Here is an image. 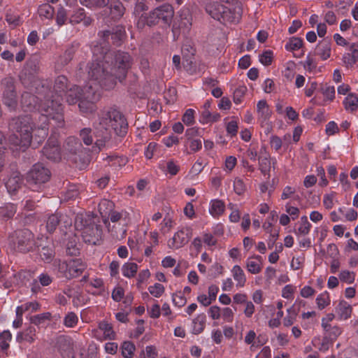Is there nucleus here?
Instances as JSON below:
<instances>
[{
  "label": "nucleus",
  "mask_w": 358,
  "mask_h": 358,
  "mask_svg": "<svg viewBox=\"0 0 358 358\" xmlns=\"http://www.w3.org/2000/svg\"><path fill=\"white\" fill-rule=\"evenodd\" d=\"M56 266L60 275L67 279L80 275L86 269L87 264L81 259H72L68 262H56Z\"/></svg>",
  "instance_id": "obj_4"
},
{
  "label": "nucleus",
  "mask_w": 358,
  "mask_h": 358,
  "mask_svg": "<svg viewBox=\"0 0 358 358\" xmlns=\"http://www.w3.org/2000/svg\"><path fill=\"white\" fill-rule=\"evenodd\" d=\"M342 61L347 68L356 64L358 61V43H353L350 45L349 52L343 55Z\"/></svg>",
  "instance_id": "obj_18"
},
{
  "label": "nucleus",
  "mask_w": 358,
  "mask_h": 358,
  "mask_svg": "<svg viewBox=\"0 0 358 358\" xmlns=\"http://www.w3.org/2000/svg\"><path fill=\"white\" fill-rule=\"evenodd\" d=\"M324 331V336L330 341L336 340L341 334V329L337 325H329L327 327H322Z\"/></svg>",
  "instance_id": "obj_37"
},
{
  "label": "nucleus",
  "mask_w": 358,
  "mask_h": 358,
  "mask_svg": "<svg viewBox=\"0 0 358 358\" xmlns=\"http://www.w3.org/2000/svg\"><path fill=\"white\" fill-rule=\"evenodd\" d=\"M21 103L24 110H31L36 108V97L30 93L24 92L22 95Z\"/></svg>",
  "instance_id": "obj_34"
},
{
  "label": "nucleus",
  "mask_w": 358,
  "mask_h": 358,
  "mask_svg": "<svg viewBox=\"0 0 358 358\" xmlns=\"http://www.w3.org/2000/svg\"><path fill=\"white\" fill-rule=\"evenodd\" d=\"M231 272L234 280L236 282V287H243L247 279L243 268L238 265H235L231 268Z\"/></svg>",
  "instance_id": "obj_28"
},
{
  "label": "nucleus",
  "mask_w": 358,
  "mask_h": 358,
  "mask_svg": "<svg viewBox=\"0 0 358 358\" xmlns=\"http://www.w3.org/2000/svg\"><path fill=\"white\" fill-rule=\"evenodd\" d=\"M298 315L297 310L295 309L294 306H292L287 310V315L284 317L282 324L285 327H289L292 326L296 320V317Z\"/></svg>",
  "instance_id": "obj_40"
},
{
  "label": "nucleus",
  "mask_w": 358,
  "mask_h": 358,
  "mask_svg": "<svg viewBox=\"0 0 358 358\" xmlns=\"http://www.w3.org/2000/svg\"><path fill=\"white\" fill-rule=\"evenodd\" d=\"M51 314L48 312L34 315L31 317L30 321L35 325L39 326L45 323V321L50 320Z\"/></svg>",
  "instance_id": "obj_48"
},
{
  "label": "nucleus",
  "mask_w": 358,
  "mask_h": 358,
  "mask_svg": "<svg viewBox=\"0 0 358 358\" xmlns=\"http://www.w3.org/2000/svg\"><path fill=\"white\" fill-rule=\"evenodd\" d=\"M148 291L151 295L156 298H159L164 293V286L160 283H155L148 287Z\"/></svg>",
  "instance_id": "obj_52"
},
{
  "label": "nucleus",
  "mask_w": 358,
  "mask_h": 358,
  "mask_svg": "<svg viewBox=\"0 0 358 358\" xmlns=\"http://www.w3.org/2000/svg\"><path fill=\"white\" fill-rule=\"evenodd\" d=\"M84 90H80L78 86L73 85L67 91H65L64 94H65L66 101L69 104H75L78 101H80V98H82Z\"/></svg>",
  "instance_id": "obj_25"
},
{
  "label": "nucleus",
  "mask_w": 358,
  "mask_h": 358,
  "mask_svg": "<svg viewBox=\"0 0 358 358\" xmlns=\"http://www.w3.org/2000/svg\"><path fill=\"white\" fill-rule=\"evenodd\" d=\"M159 15L155 13V9L150 12L143 13L138 18L136 25L138 28L143 29L145 25L149 27L157 24L159 22Z\"/></svg>",
  "instance_id": "obj_12"
},
{
  "label": "nucleus",
  "mask_w": 358,
  "mask_h": 358,
  "mask_svg": "<svg viewBox=\"0 0 358 358\" xmlns=\"http://www.w3.org/2000/svg\"><path fill=\"white\" fill-rule=\"evenodd\" d=\"M234 192L238 195H241L245 192L246 187L242 179L239 178H235L234 182Z\"/></svg>",
  "instance_id": "obj_64"
},
{
  "label": "nucleus",
  "mask_w": 358,
  "mask_h": 358,
  "mask_svg": "<svg viewBox=\"0 0 358 358\" xmlns=\"http://www.w3.org/2000/svg\"><path fill=\"white\" fill-rule=\"evenodd\" d=\"M89 289L92 294L103 295L105 293L103 281L101 278L92 279L88 285Z\"/></svg>",
  "instance_id": "obj_31"
},
{
  "label": "nucleus",
  "mask_w": 358,
  "mask_h": 358,
  "mask_svg": "<svg viewBox=\"0 0 358 358\" xmlns=\"http://www.w3.org/2000/svg\"><path fill=\"white\" fill-rule=\"evenodd\" d=\"M80 137L83 143L90 145L94 142L93 136L92 135V129L90 128H84L80 131Z\"/></svg>",
  "instance_id": "obj_51"
},
{
  "label": "nucleus",
  "mask_w": 358,
  "mask_h": 358,
  "mask_svg": "<svg viewBox=\"0 0 358 358\" xmlns=\"http://www.w3.org/2000/svg\"><path fill=\"white\" fill-rule=\"evenodd\" d=\"M76 228L81 232V236L85 243L95 245L101 236V229L94 223L83 224L80 216H77L75 222Z\"/></svg>",
  "instance_id": "obj_6"
},
{
  "label": "nucleus",
  "mask_w": 358,
  "mask_h": 358,
  "mask_svg": "<svg viewBox=\"0 0 358 358\" xmlns=\"http://www.w3.org/2000/svg\"><path fill=\"white\" fill-rule=\"evenodd\" d=\"M257 120L262 127L267 124L271 115V110L265 100H260L257 103Z\"/></svg>",
  "instance_id": "obj_13"
},
{
  "label": "nucleus",
  "mask_w": 358,
  "mask_h": 358,
  "mask_svg": "<svg viewBox=\"0 0 358 358\" xmlns=\"http://www.w3.org/2000/svg\"><path fill=\"white\" fill-rule=\"evenodd\" d=\"M12 334L8 330H4L0 334V348L3 351L7 350L10 347Z\"/></svg>",
  "instance_id": "obj_43"
},
{
  "label": "nucleus",
  "mask_w": 358,
  "mask_h": 358,
  "mask_svg": "<svg viewBox=\"0 0 358 358\" xmlns=\"http://www.w3.org/2000/svg\"><path fill=\"white\" fill-rule=\"evenodd\" d=\"M138 268V266L136 263L127 262L122 267V275L126 278H131L136 275Z\"/></svg>",
  "instance_id": "obj_39"
},
{
  "label": "nucleus",
  "mask_w": 358,
  "mask_h": 358,
  "mask_svg": "<svg viewBox=\"0 0 358 358\" xmlns=\"http://www.w3.org/2000/svg\"><path fill=\"white\" fill-rule=\"evenodd\" d=\"M225 210V204L220 199H213L209 204V213L213 217H218L222 215Z\"/></svg>",
  "instance_id": "obj_27"
},
{
  "label": "nucleus",
  "mask_w": 358,
  "mask_h": 358,
  "mask_svg": "<svg viewBox=\"0 0 358 358\" xmlns=\"http://www.w3.org/2000/svg\"><path fill=\"white\" fill-rule=\"evenodd\" d=\"M67 78L64 76H58L55 81L54 90L59 96H62L67 87Z\"/></svg>",
  "instance_id": "obj_36"
},
{
  "label": "nucleus",
  "mask_w": 358,
  "mask_h": 358,
  "mask_svg": "<svg viewBox=\"0 0 358 358\" xmlns=\"http://www.w3.org/2000/svg\"><path fill=\"white\" fill-rule=\"evenodd\" d=\"M339 280L346 284H352L355 280V273L348 270H342L339 275Z\"/></svg>",
  "instance_id": "obj_46"
},
{
  "label": "nucleus",
  "mask_w": 358,
  "mask_h": 358,
  "mask_svg": "<svg viewBox=\"0 0 358 358\" xmlns=\"http://www.w3.org/2000/svg\"><path fill=\"white\" fill-rule=\"evenodd\" d=\"M126 32L124 27L118 25L113 29V31H105L103 32V37L105 41H108L110 37L113 43L116 45H120L125 38Z\"/></svg>",
  "instance_id": "obj_14"
},
{
  "label": "nucleus",
  "mask_w": 358,
  "mask_h": 358,
  "mask_svg": "<svg viewBox=\"0 0 358 358\" xmlns=\"http://www.w3.org/2000/svg\"><path fill=\"white\" fill-rule=\"evenodd\" d=\"M38 11L41 17L51 19L54 14V8L48 3H44L39 6Z\"/></svg>",
  "instance_id": "obj_45"
},
{
  "label": "nucleus",
  "mask_w": 358,
  "mask_h": 358,
  "mask_svg": "<svg viewBox=\"0 0 358 358\" xmlns=\"http://www.w3.org/2000/svg\"><path fill=\"white\" fill-rule=\"evenodd\" d=\"M3 84L6 85V89L3 94V103L10 111H13L17 106V101L14 91L13 83L10 79H6L3 81Z\"/></svg>",
  "instance_id": "obj_10"
},
{
  "label": "nucleus",
  "mask_w": 358,
  "mask_h": 358,
  "mask_svg": "<svg viewBox=\"0 0 358 358\" xmlns=\"http://www.w3.org/2000/svg\"><path fill=\"white\" fill-rule=\"evenodd\" d=\"M59 217H57V215H50L48 217V218L47 220V222H46L47 230L50 233L53 232L56 229V228L59 224Z\"/></svg>",
  "instance_id": "obj_56"
},
{
  "label": "nucleus",
  "mask_w": 358,
  "mask_h": 358,
  "mask_svg": "<svg viewBox=\"0 0 358 358\" xmlns=\"http://www.w3.org/2000/svg\"><path fill=\"white\" fill-rule=\"evenodd\" d=\"M78 316L74 313H68L64 320V325L68 327H73L78 323Z\"/></svg>",
  "instance_id": "obj_63"
},
{
  "label": "nucleus",
  "mask_w": 358,
  "mask_h": 358,
  "mask_svg": "<svg viewBox=\"0 0 358 358\" xmlns=\"http://www.w3.org/2000/svg\"><path fill=\"white\" fill-rule=\"evenodd\" d=\"M331 43L326 40L320 41L315 49V54L319 56L322 60H327L331 56Z\"/></svg>",
  "instance_id": "obj_22"
},
{
  "label": "nucleus",
  "mask_w": 358,
  "mask_h": 358,
  "mask_svg": "<svg viewBox=\"0 0 358 358\" xmlns=\"http://www.w3.org/2000/svg\"><path fill=\"white\" fill-rule=\"evenodd\" d=\"M50 178V171L43 164H34L27 175V181L33 190H38Z\"/></svg>",
  "instance_id": "obj_5"
},
{
  "label": "nucleus",
  "mask_w": 358,
  "mask_h": 358,
  "mask_svg": "<svg viewBox=\"0 0 358 358\" xmlns=\"http://www.w3.org/2000/svg\"><path fill=\"white\" fill-rule=\"evenodd\" d=\"M173 226V221L171 216H166L159 224L160 230L163 234L169 232L172 229Z\"/></svg>",
  "instance_id": "obj_57"
},
{
  "label": "nucleus",
  "mask_w": 358,
  "mask_h": 358,
  "mask_svg": "<svg viewBox=\"0 0 358 358\" xmlns=\"http://www.w3.org/2000/svg\"><path fill=\"white\" fill-rule=\"evenodd\" d=\"M104 224L108 228L110 234L117 239H122L125 237L127 233V226L117 223H110L108 220H104Z\"/></svg>",
  "instance_id": "obj_21"
},
{
  "label": "nucleus",
  "mask_w": 358,
  "mask_h": 358,
  "mask_svg": "<svg viewBox=\"0 0 358 358\" xmlns=\"http://www.w3.org/2000/svg\"><path fill=\"white\" fill-rule=\"evenodd\" d=\"M24 184L22 176L18 171H13L5 182V186L10 195H15Z\"/></svg>",
  "instance_id": "obj_11"
},
{
  "label": "nucleus",
  "mask_w": 358,
  "mask_h": 358,
  "mask_svg": "<svg viewBox=\"0 0 358 358\" xmlns=\"http://www.w3.org/2000/svg\"><path fill=\"white\" fill-rule=\"evenodd\" d=\"M192 236V229L189 227H182L176 231L167 243L171 250H178L185 245Z\"/></svg>",
  "instance_id": "obj_9"
},
{
  "label": "nucleus",
  "mask_w": 358,
  "mask_h": 358,
  "mask_svg": "<svg viewBox=\"0 0 358 358\" xmlns=\"http://www.w3.org/2000/svg\"><path fill=\"white\" fill-rule=\"evenodd\" d=\"M206 12L215 20L223 23L234 22L235 14L231 8L218 2L208 3L206 7Z\"/></svg>",
  "instance_id": "obj_7"
},
{
  "label": "nucleus",
  "mask_w": 358,
  "mask_h": 358,
  "mask_svg": "<svg viewBox=\"0 0 358 358\" xmlns=\"http://www.w3.org/2000/svg\"><path fill=\"white\" fill-rule=\"evenodd\" d=\"M303 41L300 38L293 37L285 45V49L288 51H294L301 48Z\"/></svg>",
  "instance_id": "obj_49"
},
{
  "label": "nucleus",
  "mask_w": 358,
  "mask_h": 358,
  "mask_svg": "<svg viewBox=\"0 0 358 358\" xmlns=\"http://www.w3.org/2000/svg\"><path fill=\"white\" fill-rule=\"evenodd\" d=\"M220 118V115L216 113L213 115L209 110L205 109L202 111L200 118L199 122L202 124H206L210 122H216Z\"/></svg>",
  "instance_id": "obj_42"
},
{
  "label": "nucleus",
  "mask_w": 358,
  "mask_h": 358,
  "mask_svg": "<svg viewBox=\"0 0 358 358\" xmlns=\"http://www.w3.org/2000/svg\"><path fill=\"white\" fill-rule=\"evenodd\" d=\"M317 308L319 310H323L330 305L331 299L329 294L327 292H324L318 294L315 299Z\"/></svg>",
  "instance_id": "obj_38"
},
{
  "label": "nucleus",
  "mask_w": 358,
  "mask_h": 358,
  "mask_svg": "<svg viewBox=\"0 0 358 358\" xmlns=\"http://www.w3.org/2000/svg\"><path fill=\"white\" fill-rule=\"evenodd\" d=\"M335 311L341 320H345L350 317L352 313V306L345 301H339L335 308Z\"/></svg>",
  "instance_id": "obj_24"
},
{
  "label": "nucleus",
  "mask_w": 358,
  "mask_h": 358,
  "mask_svg": "<svg viewBox=\"0 0 358 358\" xmlns=\"http://www.w3.org/2000/svg\"><path fill=\"white\" fill-rule=\"evenodd\" d=\"M181 17V26L185 29H188L192 25V16L188 10H185L182 11L180 15Z\"/></svg>",
  "instance_id": "obj_55"
},
{
  "label": "nucleus",
  "mask_w": 358,
  "mask_h": 358,
  "mask_svg": "<svg viewBox=\"0 0 358 358\" xmlns=\"http://www.w3.org/2000/svg\"><path fill=\"white\" fill-rule=\"evenodd\" d=\"M343 105L347 110H356L358 108V96L354 93L349 94L343 100Z\"/></svg>",
  "instance_id": "obj_35"
},
{
  "label": "nucleus",
  "mask_w": 358,
  "mask_h": 358,
  "mask_svg": "<svg viewBox=\"0 0 358 358\" xmlns=\"http://www.w3.org/2000/svg\"><path fill=\"white\" fill-rule=\"evenodd\" d=\"M155 13L159 15V21L161 20L166 24L171 23L174 15V10L169 3H164L156 8Z\"/></svg>",
  "instance_id": "obj_17"
},
{
  "label": "nucleus",
  "mask_w": 358,
  "mask_h": 358,
  "mask_svg": "<svg viewBox=\"0 0 358 358\" xmlns=\"http://www.w3.org/2000/svg\"><path fill=\"white\" fill-rule=\"evenodd\" d=\"M108 222L121 224L122 225H127L130 222L129 214L125 211L120 212L116 210H110L108 213Z\"/></svg>",
  "instance_id": "obj_20"
},
{
  "label": "nucleus",
  "mask_w": 358,
  "mask_h": 358,
  "mask_svg": "<svg viewBox=\"0 0 358 358\" xmlns=\"http://www.w3.org/2000/svg\"><path fill=\"white\" fill-rule=\"evenodd\" d=\"M185 146H189L190 149V151L187 152V154L199 152L202 148L201 138L186 141Z\"/></svg>",
  "instance_id": "obj_44"
},
{
  "label": "nucleus",
  "mask_w": 358,
  "mask_h": 358,
  "mask_svg": "<svg viewBox=\"0 0 358 358\" xmlns=\"http://www.w3.org/2000/svg\"><path fill=\"white\" fill-rule=\"evenodd\" d=\"M157 352L156 348L153 345L146 346L145 352L142 351L140 355L141 358H156Z\"/></svg>",
  "instance_id": "obj_60"
},
{
  "label": "nucleus",
  "mask_w": 358,
  "mask_h": 358,
  "mask_svg": "<svg viewBox=\"0 0 358 358\" xmlns=\"http://www.w3.org/2000/svg\"><path fill=\"white\" fill-rule=\"evenodd\" d=\"M14 248L21 252L30 251L35 246L34 235L31 231L24 229L17 231L15 238L12 240Z\"/></svg>",
  "instance_id": "obj_8"
},
{
  "label": "nucleus",
  "mask_w": 358,
  "mask_h": 358,
  "mask_svg": "<svg viewBox=\"0 0 358 358\" xmlns=\"http://www.w3.org/2000/svg\"><path fill=\"white\" fill-rule=\"evenodd\" d=\"M172 301L175 306L178 307H182L187 303V299L184 294L181 292L176 293L172 295Z\"/></svg>",
  "instance_id": "obj_61"
},
{
  "label": "nucleus",
  "mask_w": 358,
  "mask_h": 358,
  "mask_svg": "<svg viewBox=\"0 0 358 358\" xmlns=\"http://www.w3.org/2000/svg\"><path fill=\"white\" fill-rule=\"evenodd\" d=\"M259 170L264 175L270 171L271 163L273 168H275V164H276V159L275 158H270L268 155L264 157H259Z\"/></svg>",
  "instance_id": "obj_32"
},
{
  "label": "nucleus",
  "mask_w": 358,
  "mask_h": 358,
  "mask_svg": "<svg viewBox=\"0 0 358 358\" xmlns=\"http://www.w3.org/2000/svg\"><path fill=\"white\" fill-rule=\"evenodd\" d=\"M206 315L203 313L199 314L195 317L192 322V332L194 334H201L206 326Z\"/></svg>",
  "instance_id": "obj_30"
},
{
  "label": "nucleus",
  "mask_w": 358,
  "mask_h": 358,
  "mask_svg": "<svg viewBox=\"0 0 358 358\" xmlns=\"http://www.w3.org/2000/svg\"><path fill=\"white\" fill-rule=\"evenodd\" d=\"M247 271L252 274L259 273L263 268V258L260 255H254L247 258L245 261Z\"/></svg>",
  "instance_id": "obj_16"
},
{
  "label": "nucleus",
  "mask_w": 358,
  "mask_h": 358,
  "mask_svg": "<svg viewBox=\"0 0 358 358\" xmlns=\"http://www.w3.org/2000/svg\"><path fill=\"white\" fill-rule=\"evenodd\" d=\"M66 20L67 12L66 9L62 6H59L56 14V23L58 26L61 27L65 24Z\"/></svg>",
  "instance_id": "obj_54"
},
{
  "label": "nucleus",
  "mask_w": 358,
  "mask_h": 358,
  "mask_svg": "<svg viewBox=\"0 0 358 358\" xmlns=\"http://www.w3.org/2000/svg\"><path fill=\"white\" fill-rule=\"evenodd\" d=\"M93 54L94 59L88 66L89 83L78 103L80 110L86 114L96 110V102L101 96L99 87L110 90L115 86L117 80L122 82L131 64L127 52H99V48L96 46Z\"/></svg>",
  "instance_id": "obj_1"
},
{
  "label": "nucleus",
  "mask_w": 358,
  "mask_h": 358,
  "mask_svg": "<svg viewBox=\"0 0 358 358\" xmlns=\"http://www.w3.org/2000/svg\"><path fill=\"white\" fill-rule=\"evenodd\" d=\"M272 59L273 52L271 50H266L259 56V62L264 66L270 65Z\"/></svg>",
  "instance_id": "obj_62"
},
{
  "label": "nucleus",
  "mask_w": 358,
  "mask_h": 358,
  "mask_svg": "<svg viewBox=\"0 0 358 358\" xmlns=\"http://www.w3.org/2000/svg\"><path fill=\"white\" fill-rule=\"evenodd\" d=\"M80 2L88 8H101L108 3V0H80Z\"/></svg>",
  "instance_id": "obj_50"
},
{
  "label": "nucleus",
  "mask_w": 358,
  "mask_h": 358,
  "mask_svg": "<svg viewBox=\"0 0 358 358\" xmlns=\"http://www.w3.org/2000/svg\"><path fill=\"white\" fill-rule=\"evenodd\" d=\"M194 113V110L192 108H189L185 111L182 118V120L185 124L187 126H190L195 122Z\"/></svg>",
  "instance_id": "obj_58"
},
{
  "label": "nucleus",
  "mask_w": 358,
  "mask_h": 358,
  "mask_svg": "<svg viewBox=\"0 0 358 358\" xmlns=\"http://www.w3.org/2000/svg\"><path fill=\"white\" fill-rule=\"evenodd\" d=\"M69 21L71 24H78L83 22L85 26H87L91 23L92 20L90 17H85L84 9L79 8L71 16Z\"/></svg>",
  "instance_id": "obj_33"
},
{
  "label": "nucleus",
  "mask_w": 358,
  "mask_h": 358,
  "mask_svg": "<svg viewBox=\"0 0 358 358\" xmlns=\"http://www.w3.org/2000/svg\"><path fill=\"white\" fill-rule=\"evenodd\" d=\"M121 350L124 358H133L136 346L131 341H124L121 345Z\"/></svg>",
  "instance_id": "obj_41"
},
{
  "label": "nucleus",
  "mask_w": 358,
  "mask_h": 358,
  "mask_svg": "<svg viewBox=\"0 0 358 358\" xmlns=\"http://www.w3.org/2000/svg\"><path fill=\"white\" fill-rule=\"evenodd\" d=\"M41 114L35 113L13 118L9 127L15 131L19 139L15 144L20 148H28L32 141L39 144L42 143L48 134V117L55 120L57 127L64 125L63 107L59 100H46L39 108Z\"/></svg>",
  "instance_id": "obj_2"
},
{
  "label": "nucleus",
  "mask_w": 358,
  "mask_h": 358,
  "mask_svg": "<svg viewBox=\"0 0 358 358\" xmlns=\"http://www.w3.org/2000/svg\"><path fill=\"white\" fill-rule=\"evenodd\" d=\"M336 201V193L331 192L324 195L323 204L327 209H331L334 207Z\"/></svg>",
  "instance_id": "obj_59"
},
{
  "label": "nucleus",
  "mask_w": 358,
  "mask_h": 358,
  "mask_svg": "<svg viewBox=\"0 0 358 358\" xmlns=\"http://www.w3.org/2000/svg\"><path fill=\"white\" fill-rule=\"evenodd\" d=\"M95 148L100 150L105 146L106 142L110 138L111 131L122 136L127 132V122L122 114L115 110L110 109L101 111L98 120L93 124Z\"/></svg>",
  "instance_id": "obj_3"
},
{
  "label": "nucleus",
  "mask_w": 358,
  "mask_h": 358,
  "mask_svg": "<svg viewBox=\"0 0 358 358\" xmlns=\"http://www.w3.org/2000/svg\"><path fill=\"white\" fill-rule=\"evenodd\" d=\"M98 331L102 334V336L100 339L103 340H113L115 338V333L113 329V327L110 324L106 321H101L99 323Z\"/></svg>",
  "instance_id": "obj_26"
},
{
  "label": "nucleus",
  "mask_w": 358,
  "mask_h": 358,
  "mask_svg": "<svg viewBox=\"0 0 358 358\" xmlns=\"http://www.w3.org/2000/svg\"><path fill=\"white\" fill-rule=\"evenodd\" d=\"M313 342L315 347H316L319 351L322 352H327L329 349L332 343L331 341L325 336H324L322 340L317 339L315 340Z\"/></svg>",
  "instance_id": "obj_47"
},
{
  "label": "nucleus",
  "mask_w": 358,
  "mask_h": 358,
  "mask_svg": "<svg viewBox=\"0 0 358 358\" xmlns=\"http://www.w3.org/2000/svg\"><path fill=\"white\" fill-rule=\"evenodd\" d=\"M105 6L106 14H108L112 19H119L124 14V8L119 0H108V3Z\"/></svg>",
  "instance_id": "obj_15"
},
{
  "label": "nucleus",
  "mask_w": 358,
  "mask_h": 358,
  "mask_svg": "<svg viewBox=\"0 0 358 358\" xmlns=\"http://www.w3.org/2000/svg\"><path fill=\"white\" fill-rule=\"evenodd\" d=\"M247 92V87L241 85L238 87L234 92V102L236 104H240Z\"/></svg>",
  "instance_id": "obj_53"
},
{
  "label": "nucleus",
  "mask_w": 358,
  "mask_h": 358,
  "mask_svg": "<svg viewBox=\"0 0 358 358\" xmlns=\"http://www.w3.org/2000/svg\"><path fill=\"white\" fill-rule=\"evenodd\" d=\"M36 339V329L34 327H29L24 331H20L16 336V341L19 343L27 341L32 343Z\"/></svg>",
  "instance_id": "obj_29"
},
{
  "label": "nucleus",
  "mask_w": 358,
  "mask_h": 358,
  "mask_svg": "<svg viewBox=\"0 0 358 358\" xmlns=\"http://www.w3.org/2000/svg\"><path fill=\"white\" fill-rule=\"evenodd\" d=\"M43 155L53 161H57L60 159V152L58 144L56 141L48 140V144L43 149Z\"/></svg>",
  "instance_id": "obj_19"
},
{
  "label": "nucleus",
  "mask_w": 358,
  "mask_h": 358,
  "mask_svg": "<svg viewBox=\"0 0 358 358\" xmlns=\"http://www.w3.org/2000/svg\"><path fill=\"white\" fill-rule=\"evenodd\" d=\"M311 224L308 220V217L303 215L301 217L300 221L298 222V227L294 230V234L297 239L307 236L310 231Z\"/></svg>",
  "instance_id": "obj_23"
}]
</instances>
